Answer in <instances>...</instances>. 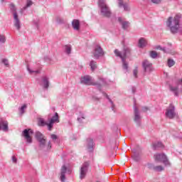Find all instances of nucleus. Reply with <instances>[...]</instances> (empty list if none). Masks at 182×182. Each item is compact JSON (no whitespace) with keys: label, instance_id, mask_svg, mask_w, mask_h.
Segmentation results:
<instances>
[{"label":"nucleus","instance_id":"obj_48","mask_svg":"<svg viewBox=\"0 0 182 182\" xmlns=\"http://www.w3.org/2000/svg\"><path fill=\"white\" fill-rule=\"evenodd\" d=\"M99 80H100V82H102V83H105V79L104 78H102V77H100L99 78Z\"/></svg>","mask_w":182,"mask_h":182},{"label":"nucleus","instance_id":"obj_23","mask_svg":"<svg viewBox=\"0 0 182 182\" xmlns=\"http://www.w3.org/2000/svg\"><path fill=\"white\" fill-rule=\"evenodd\" d=\"M46 137L44 136V135L40 132H36V139H37L38 141H40L41 140H43Z\"/></svg>","mask_w":182,"mask_h":182},{"label":"nucleus","instance_id":"obj_35","mask_svg":"<svg viewBox=\"0 0 182 182\" xmlns=\"http://www.w3.org/2000/svg\"><path fill=\"white\" fill-rule=\"evenodd\" d=\"M5 42H6V38L5 37V36L0 35V43H5Z\"/></svg>","mask_w":182,"mask_h":182},{"label":"nucleus","instance_id":"obj_38","mask_svg":"<svg viewBox=\"0 0 182 182\" xmlns=\"http://www.w3.org/2000/svg\"><path fill=\"white\" fill-rule=\"evenodd\" d=\"M27 69H28L29 73H35V75H38V74L41 73V71H39V70H32L29 68H28Z\"/></svg>","mask_w":182,"mask_h":182},{"label":"nucleus","instance_id":"obj_32","mask_svg":"<svg viewBox=\"0 0 182 182\" xmlns=\"http://www.w3.org/2000/svg\"><path fill=\"white\" fill-rule=\"evenodd\" d=\"M38 124L40 126H47L48 127V124H49V123H47L46 122H45V119H43V118H40L38 119Z\"/></svg>","mask_w":182,"mask_h":182},{"label":"nucleus","instance_id":"obj_5","mask_svg":"<svg viewBox=\"0 0 182 182\" xmlns=\"http://www.w3.org/2000/svg\"><path fill=\"white\" fill-rule=\"evenodd\" d=\"M10 9L13 12V15L15 21L14 26H16V29L19 31L21 29V21L18 18V14L16 13V7H15V5H14V4H11Z\"/></svg>","mask_w":182,"mask_h":182},{"label":"nucleus","instance_id":"obj_41","mask_svg":"<svg viewBox=\"0 0 182 182\" xmlns=\"http://www.w3.org/2000/svg\"><path fill=\"white\" fill-rule=\"evenodd\" d=\"M56 21L58 22V23H63L65 22V20H63V18H62L61 17H57Z\"/></svg>","mask_w":182,"mask_h":182},{"label":"nucleus","instance_id":"obj_31","mask_svg":"<svg viewBox=\"0 0 182 182\" xmlns=\"http://www.w3.org/2000/svg\"><path fill=\"white\" fill-rule=\"evenodd\" d=\"M153 150H159L160 149V141L154 142L152 144Z\"/></svg>","mask_w":182,"mask_h":182},{"label":"nucleus","instance_id":"obj_6","mask_svg":"<svg viewBox=\"0 0 182 182\" xmlns=\"http://www.w3.org/2000/svg\"><path fill=\"white\" fill-rule=\"evenodd\" d=\"M39 147L41 150H45L46 151H49L50 149H52V140L48 141V144H46V138L38 141Z\"/></svg>","mask_w":182,"mask_h":182},{"label":"nucleus","instance_id":"obj_53","mask_svg":"<svg viewBox=\"0 0 182 182\" xmlns=\"http://www.w3.org/2000/svg\"><path fill=\"white\" fill-rule=\"evenodd\" d=\"M96 100H99V98H96Z\"/></svg>","mask_w":182,"mask_h":182},{"label":"nucleus","instance_id":"obj_44","mask_svg":"<svg viewBox=\"0 0 182 182\" xmlns=\"http://www.w3.org/2000/svg\"><path fill=\"white\" fill-rule=\"evenodd\" d=\"M12 161L13 163H16L18 161V159H16V157H15V156H12Z\"/></svg>","mask_w":182,"mask_h":182},{"label":"nucleus","instance_id":"obj_10","mask_svg":"<svg viewBox=\"0 0 182 182\" xmlns=\"http://www.w3.org/2000/svg\"><path fill=\"white\" fill-rule=\"evenodd\" d=\"M56 122L57 123H59V114L58 112L55 113V115L52 117L50 122L48 124V129L50 132L53 128V123H56Z\"/></svg>","mask_w":182,"mask_h":182},{"label":"nucleus","instance_id":"obj_33","mask_svg":"<svg viewBox=\"0 0 182 182\" xmlns=\"http://www.w3.org/2000/svg\"><path fill=\"white\" fill-rule=\"evenodd\" d=\"M104 96H105V97H107V99H108L109 102H111L112 104V109L113 110V112H114V105L113 104V101H112V100H110V98L109 97V95H107V94L106 92H103Z\"/></svg>","mask_w":182,"mask_h":182},{"label":"nucleus","instance_id":"obj_7","mask_svg":"<svg viewBox=\"0 0 182 182\" xmlns=\"http://www.w3.org/2000/svg\"><path fill=\"white\" fill-rule=\"evenodd\" d=\"M92 55L95 59H99L100 58L105 56V51H103V48H102L100 45H97L94 48Z\"/></svg>","mask_w":182,"mask_h":182},{"label":"nucleus","instance_id":"obj_13","mask_svg":"<svg viewBox=\"0 0 182 182\" xmlns=\"http://www.w3.org/2000/svg\"><path fill=\"white\" fill-rule=\"evenodd\" d=\"M142 66L144 68V72H151L153 71V64L149 63V60H144L142 62Z\"/></svg>","mask_w":182,"mask_h":182},{"label":"nucleus","instance_id":"obj_43","mask_svg":"<svg viewBox=\"0 0 182 182\" xmlns=\"http://www.w3.org/2000/svg\"><path fill=\"white\" fill-rule=\"evenodd\" d=\"M137 73H138V70H137V68H135L134 70H133V75L134 76V77L136 79H137Z\"/></svg>","mask_w":182,"mask_h":182},{"label":"nucleus","instance_id":"obj_3","mask_svg":"<svg viewBox=\"0 0 182 182\" xmlns=\"http://www.w3.org/2000/svg\"><path fill=\"white\" fill-rule=\"evenodd\" d=\"M98 6L100 7L102 16H105V18H110L112 16V11H110V8H109L107 4H106V0H99Z\"/></svg>","mask_w":182,"mask_h":182},{"label":"nucleus","instance_id":"obj_49","mask_svg":"<svg viewBox=\"0 0 182 182\" xmlns=\"http://www.w3.org/2000/svg\"><path fill=\"white\" fill-rule=\"evenodd\" d=\"M164 147V145L161 143V144H160V148H161V149H163Z\"/></svg>","mask_w":182,"mask_h":182},{"label":"nucleus","instance_id":"obj_28","mask_svg":"<svg viewBox=\"0 0 182 182\" xmlns=\"http://www.w3.org/2000/svg\"><path fill=\"white\" fill-rule=\"evenodd\" d=\"M149 56L152 58V59H156L159 57V53L157 52L152 50L149 53Z\"/></svg>","mask_w":182,"mask_h":182},{"label":"nucleus","instance_id":"obj_51","mask_svg":"<svg viewBox=\"0 0 182 182\" xmlns=\"http://www.w3.org/2000/svg\"><path fill=\"white\" fill-rule=\"evenodd\" d=\"M161 50H164V52H166V49H164V48H161Z\"/></svg>","mask_w":182,"mask_h":182},{"label":"nucleus","instance_id":"obj_20","mask_svg":"<svg viewBox=\"0 0 182 182\" xmlns=\"http://www.w3.org/2000/svg\"><path fill=\"white\" fill-rule=\"evenodd\" d=\"M160 161L163 163L164 166H170V161H168V159H167V156L164 154H161Z\"/></svg>","mask_w":182,"mask_h":182},{"label":"nucleus","instance_id":"obj_36","mask_svg":"<svg viewBox=\"0 0 182 182\" xmlns=\"http://www.w3.org/2000/svg\"><path fill=\"white\" fill-rule=\"evenodd\" d=\"M27 106L26 105H23L21 108H20V113L21 114H23L25 113V109H26Z\"/></svg>","mask_w":182,"mask_h":182},{"label":"nucleus","instance_id":"obj_29","mask_svg":"<svg viewBox=\"0 0 182 182\" xmlns=\"http://www.w3.org/2000/svg\"><path fill=\"white\" fill-rule=\"evenodd\" d=\"M90 66L92 70H95L97 68V64L96 63V61L92 60L90 63Z\"/></svg>","mask_w":182,"mask_h":182},{"label":"nucleus","instance_id":"obj_21","mask_svg":"<svg viewBox=\"0 0 182 182\" xmlns=\"http://www.w3.org/2000/svg\"><path fill=\"white\" fill-rule=\"evenodd\" d=\"M72 26L75 31H80V21L77 19H74L72 21Z\"/></svg>","mask_w":182,"mask_h":182},{"label":"nucleus","instance_id":"obj_24","mask_svg":"<svg viewBox=\"0 0 182 182\" xmlns=\"http://www.w3.org/2000/svg\"><path fill=\"white\" fill-rule=\"evenodd\" d=\"M170 90H171V92H173L175 96H178V87L170 85Z\"/></svg>","mask_w":182,"mask_h":182},{"label":"nucleus","instance_id":"obj_52","mask_svg":"<svg viewBox=\"0 0 182 182\" xmlns=\"http://www.w3.org/2000/svg\"><path fill=\"white\" fill-rule=\"evenodd\" d=\"M1 2H5V0H1Z\"/></svg>","mask_w":182,"mask_h":182},{"label":"nucleus","instance_id":"obj_27","mask_svg":"<svg viewBox=\"0 0 182 182\" xmlns=\"http://www.w3.org/2000/svg\"><path fill=\"white\" fill-rule=\"evenodd\" d=\"M132 153V159L134 160V161H139V160H140V157L139 156V154H137V152H136L135 150H133Z\"/></svg>","mask_w":182,"mask_h":182},{"label":"nucleus","instance_id":"obj_12","mask_svg":"<svg viewBox=\"0 0 182 182\" xmlns=\"http://www.w3.org/2000/svg\"><path fill=\"white\" fill-rule=\"evenodd\" d=\"M87 168H89V162H85L80 168V178L83 180L86 177V173H87Z\"/></svg>","mask_w":182,"mask_h":182},{"label":"nucleus","instance_id":"obj_1","mask_svg":"<svg viewBox=\"0 0 182 182\" xmlns=\"http://www.w3.org/2000/svg\"><path fill=\"white\" fill-rule=\"evenodd\" d=\"M131 51H132V50H130V48H129V47H124L122 52L119 51V50H117V49L114 50V51L116 56H118V58H122V68L125 70H127V69H129V63H127V62H126V58H127V56H130Z\"/></svg>","mask_w":182,"mask_h":182},{"label":"nucleus","instance_id":"obj_22","mask_svg":"<svg viewBox=\"0 0 182 182\" xmlns=\"http://www.w3.org/2000/svg\"><path fill=\"white\" fill-rule=\"evenodd\" d=\"M146 45H147V41H146V39H144V38H141L138 42L139 48H145Z\"/></svg>","mask_w":182,"mask_h":182},{"label":"nucleus","instance_id":"obj_11","mask_svg":"<svg viewBox=\"0 0 182 182\" xmlns=\"http://www.w3.org/2000/svg\"><path fill=\"white\" fill-rule=\"evenodd\" d=\"M134 120L135 123L138 124L140 126V121L141 120V117L140 116V112L139 109L136 106V103L134 105Z\"/></svg>","mask_w":182,"mask_h":182},{"label":"nucleus","instance_id":"obj_16","mask_svg":"<svg viewBox=\"0 0 182 182\" xmlns=\"http://www.w3.org/2000/svg\"><path fill=\"white\" fill-rule=\"evenodd\" d=\"M68 170V168H66V166L63 165L61 168V171H60V181L65 182V180H66V171Z\"/></svg>","mask_w":182,"mask_h":182},{"label":"nucleus","instance_id":"obj_14","mask_svg":"<svg viewBox=\"0 0 182 182\" xmlns=\"http://www.w3.org/2000/svg\"><path fill=\"white\" fill-rule=\"evenodd\" d=\"M8 121L5 120L4 118L0 119V130H3V132H8Z\"/></svg>","mask_w":182,"mask_h":182},{"label":"nucleus","instance_id":"obj_4","mask_svg":"<svg viewBox=\"0 0 182 182\" xmlns=\"http://www.w3.org/2000/svg\"><path fill=\"white\" fill-rule=\"evenodd\" d=\"M80 82L83 85H92V86H97L99 90L102 89V85L97 82H95L93 80H92V77L89 75L84 76L81 77Z\"/></svg>","mask_w":182,"mask_h":182},{"label":"nucleus","instance_id":"obj_50","mask_svg":"<svg viewBox=\"0 0 182 182\" xmlns=\"http://www.w3.org/2000/svg\"><path fill=\"white\" fill-rule=\"evenodd\" d=\"M163 170H164V168H163L162 166H160V171H163Z\"/></svg>","mask_w":182,"mask_h":182},{"label":"nucleus","instance_id":"obj_47","mask_svg":"<svg viewBox=\"0 0 182 182\" xmlns=\"http://www.w3.org/2000/svg\"><path fill=\"white\" fill-rule=\"evenodd\" d=\"M132 93H136V87H132Z\"/></svg>","mask_w":182,"mask_h":182},{"label":"nucleus","instance_id":"obj_2","mask_svg":"<svg viewBox=\"0 0 182 182\" xmlns=\"http://www.w3.org/2000/svg\"><path fill=\"white\" fill-rule=\"evenodd\" d=\"M180 18H181L180 14H177L173 18L172 17L168 18L167 26L170 28L172 33L178 32V29H180Z\"/></svg>","mask_w":182,"mask_h":182},{"label":"nucleus","instance_id":"obj_45","mask_svg":"<svg viewBox=\"0 0 182 182\" xmlns=\"http://www.w3.org/2000/svg\"><path fill=\"white\" fill-rule=\"evenodd\" d=\"M152 4H160V0H151Z\"/></svg>","mask_w":182,"mask_h":182},{"label":"nucleus","instance_id":"obj_25","mask_svg":"<svg viewBox=\"0 0 182 182\" xmlns=\"http://www.w3.org/2000/svg\"><path fill=\"white\" fill-rule=\"evenodd\" d=\"M50 139H52L53 143H55L57 144H59V139L58 138V135L53 134L50 135Z\"/></svg>","mask_w":182,"mask_h":182},{"label":"nucleus","instance_id":"obj_26","mask_svg":"<svg viewBox=\"0 0 182 182\" xmlns=\"http://www.w3.org/2000/svg\"><path fill=\"white\" fill-rule=\"evenodd\" d=\"M64 48L67 55H70L72 53V46L70 45H65Z\"/></svg>","mask_w":182,"mask_h":182},{"label":"nucleus","instance_id":"obj_9","mask_svg":"<svg viewBox=\"0 0 182 182\" xmlns=\"http://www.w3.org/2000/svg\"><path fill=\"white\" fill-rule=\"evenodd\" d=\"M166 116L168 119H174L176 117V111L174 110V105H170L166 109Z\"/></svg>","mask_w":182,"mask_h":182},{"label":"nucleus","instance_id":"obj_30","mask_svg":"<svg viewBox=\"0 0 182 182\" xmlns=\"http://www.w3.org/2000/svg\"><path fill=\"white\" fill-rule=\"evenodd\" d=\"M147 167L150 169L154 168L156 171H160V166H154L153 164H148Z\"/></svg>","mask_w":182,"mask_h":182},{"label":"nucleus","instance_id":"obj_34","mask_svg":"<svg viewBox=\"0 0 182 182\" xmlns=\"http://www.w3.org/2000/svg\"><path fill=\"white\" fill-rule=\"evenodd\" d=\"M167 65L168 68H171L172 66H174V65H176V62L174 61V60L168 59Z\"/></svg>","mask_w":182,"mask_h":182},{"label":"nucleus","instance_id":"obj_40","mask_svg":"<svg viewBox=\"0 0 182 182\" xmlns=\"http://www.w3.org/2000/svg\"><path fill=\"white\" fill-rule=\"evenodd\" d=\"M33 3L31 1H28L26 6L23 7V9H26V8H29V6H32Z\"/></svg>","mask_w":182,"mask_h":182},{"label":"nucleus","instance_id":"obj_15","mask_svg":"<svg viewBox=\"0 0 182 182\" xmlns=\"http://www.w3.org/2000/svg\"><path fill=\"white\" fill-rule=\"evenodd\" d=\"M118 5L119 8H124V10L127 12L130 11V6L127 3L123 2V0H118Z\"/></svg>","mask_w":182,"mask_h":182},{"label":"nucleus","instance_id":"obj_17","mask_svg":"<svg viewBox=\"0 0 182 182\" xmlns=\"http://www.w3.org/2000/svg\"><path fill=\"white\" fill-rule=\"evenodd\" d=\"M41 82L43 89H48L49 87V78L46 76H43L41 78Z\"/></svg>","mask_w":182,"mask_h":182},{"label":"nucleus","instance_id":"obj_37","mask_svg":"<svg viewBox=\"0 0 182 182\" xmlns=\"http://www.w3.org/2000/svg\"><path fill=\"white\" fill-rule=\"evenodd\" d=\"M1 62H2V63H4V65L5 66H6L7 68H8V66H9V61H8V59L4 58V59H2Z\"/></svg>","mask_w":182,"mask_h":182},{"label":"nucleus","instance_id":"obj_39","mask_svg":"<svg viewBox=\"0 0 182 182\" xmlns=\"http://www.w3.org/2000/svg\"><path fill=\"white\" fill-rule=\"evenodd\" d=\"M154 160L156 163H159V161H160V154H155L154 156Z\"/></svg>","mask_w":182,"mask_h":182},{"label":"nucleus","instance_id":"obj_18","mask_svg":"<svg viewBox=\"0 0 182 182\" xmlns=\"http://www.w3.org/2000/svg\"><path fill=\"white\" fill-rule=\"evenodd\" d=\"M118 22L122 25V29H127V28H129V25H130L129 21H124L122 17L118 18Z\"/></svg>","mask_w":182,"mask_h":182},{"label":"nucleus","instance_id":"obj_46","mask_svg":"<svg viewBox=\"0 0 182 182\" xmlns=\"http://www.w3.org/2000/svg\"><path fill=\"white\" fill-rule=\"evenodd\" d=\"M142 110H143L144 112H147V110H149V107H142Z\"/></svg>","mask_w":182,"mask_h":182},{"label":"nucleus","instance_id":"obj_8","mask_svg":"<svg viewBox=\"0 0 182 182\" xmlns=\"http://www.w3.org/2000/svg\"><path fill=\"white\" fill-rule=\"evenodd\" d=\"M31 134H33V130L31 129H24L22 133L26 141L29 144L32 143V136H31Z\"/></svg>","mask_w":182,"mask_h":182},{"label":"nucleus","instance_id":"obj_42","mask_svg":"<svg viewBox=\"0 0 182 182\" xmlns=\"http://www.w3.org/2000/svg\"><path fill=\"white\" fill-rule=\"evenodd\" d=\"M80 116L81 117H78L77 120L80 123H82V121L85 120V114H82Z\"/></svg>","mask_w":182,"mask_h":182},{"label":"nucleus","instance_id":"obj_19","mask_svg":"<svg viewBox=\"0 0 182 182\" xmlns=\"http://www.w3.org/2000/svg\"><path fill=\"white\" fill-rule=\"evenodd\" d=\"M95 146V142L91 138L87 139V148L89 151H93V147Z\"/></svg>","mask_w":182,"mask_h":182}]
</instances>
